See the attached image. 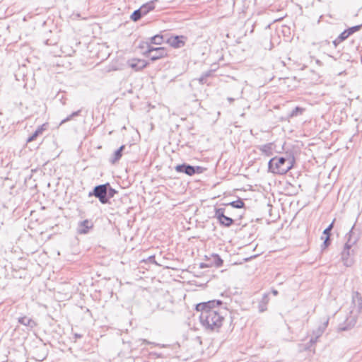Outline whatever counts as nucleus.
<instances>
[{
	"label": "nucleus",
	"mask_w": 362,
	"mask_h": 362,
	"mask_svg": "<svg viewBox=\"0 0 362 362\" xmlns=\"http://www.w3.org/2000/svg\"><path fill=\"white\" fill-rule=\"evenodd\" d=\"M361 27H362V25H358L351 27L346 30H347L348 33H349V35H351L354 34V33L360 30Z\"/></svg>",
	"instance_id": "obj_29"
},
{
	"label": "nucleus",
	"mask_w": 362,
	"mask_h": 362,
	"mask_svg": "<svg viewBox=\"0 0 362 362\" xmlns=\"http://www.w3.org/2000/svg\"><path fill=\"white\" fill-rule=\"evenodd\" d=\"M305 111V109L300 107H296L293 109L291 113L288 115V118L295 117L299 115H301Z\"/></svg>",
	"instance_id": "obj_23"
},
{
	"label": "nucleus",
	"mask_w": 362,
	"mask_h": 362,
	"mask_svg": "<svg viewBox=\"0 0 362 362\" xmlns=\"http://www.w3.org/2000/svg\"><path fill=\"white\" fill-rule=\"evenodd\" d=\"M230 205L234 208L240 209V208L243 207L244 202L242 200L238 199L237 201H234V202H231Z\"/></svg>",
	"instance_id": "obj_28"
},
{
	"label": "nucleus",
	"mask_w": 362,
	"mask_h": 362,
	"mask_svg": "<svg viewBox=\"0 0 362 362\" xmlns=\"http://www.w3.org/2000/svg\"><path fill=\"white\" fill-rule=\"evenodd\" d=\"M163 38L162 35H156L152 37H151V43L155 45H161L163 42Z\"/></svg>",
	"instance_id": "obj_26"
},
{
	"label": "nucleus",
	"mask_w": 362,
	"mask_h": 362,
	"mask_svg": "<svg viewBox=\"0 0 362 362\" xmlns=\"http://www.w3.org/2000/svg\"><path fill=\"white\" fill-rule=\"evenodd\" d=\"M222 304V301L219 300H209L205 302V312L209 310H218V307Z\"/></svg>",
	"instance_id": "obj_18"
},
{
	"label": "nucleus",
	"mask_w": 362,
	"mask_h": 362,
	"mask_svg": "<svg viewBox=\"0 0 362 362\" xmlns=\"http://www.w3.org/2000/svg\"><path fill=\"white\" fill-rule=\"evenodd\" d=\"M183 38V36L172 37L168 40V42L172 47L175 48H179L182 47L185 44L184 41L182 40Z\"/></svg>",
	"instance_id": "obj_17"
},
{
	"label": "nucleus",
	"mask_w": 362,
	"mask_h": 362,
	"mask_svg": "<svg viewBox=\"0 0 362 362\" xmlns=\"http://www.w3.org/2000/svg\"><path fill=\"white\" fill-rule=\"evenodd\" d=\"M155 8L153 1L148 2L143 6H141L139 8L142 10L143 15L147 14L149 11L153 10Z\"/></svg>",
	"instance_id": "obj_21"
},
{
	"label": "nucleus",
	"mask_w": 362,
	"mask_h": 362,
	"mask_svg": "<svg viewBox=\"0 0 362 362\" xmlns=\"http://www.w3.org/2000/svg\"><path fill=\"white\" fill-rule=\"evenodd\" d=\"M346 238H347V240L344 245V247H346L347 249H349V247L354 248L358 241V238L352 230H351L349 233L346 234Z\"/></svg>",
	"instance_id": "obj_15"
},
{
	"label": "nucleus",
	"mask_w": 362,
	"mask_h": 362,
	"mask_svg": "<svg viewBox=\"0 0 362 362\" xmlns=\"http://www.w3.org/2000/svg\"><path fill=\"white\" fill-rule=\"evenodd\" d=\"M209 76V74H205V76Z\"/></svg>",
	"instance_id": "obj_43"
},
{
	"label": "nucleus",
	"mask_w": 362,
	"mask_h": 362,
	"mask_svg": "<svg viewBox=\"0 0 362 362\" xmlns=\"http://www.w3.org/2000/svg\"><path fill=\"white\" fill-rule=\"evenodd\" d=\"M310 346H312V345L310 344V346H307V349L310 348Z\"/></svg>",
	"instance_id": "obj_42"
},
{
	"label": "nucleus",
	"mask_w": 362,
	"mask_h": 362,
	"mask_svg": "<svg viewBox=\"0 0 362 362\" xmlns=\"http://www.w3.org/2000/svg\"><path fill=\"white\" fill-rule=\"evenodd\" d=\"M199 267H200V268H204V262H201V263L199 264Z\"/></svg>",
	"instance_id": "obj_39"
},
{
	"label": "nucleus",
	"mask_w": 362,
	"mask_h": 362,
	"mask_svg": "<svg viewBox=\"0 0 362 362\" xmlns=\"http://www.w3.org/2000/svg\"><path fill=\"white\" fill-rule=\"evenodd\" d=\"M196 310L197 311L202 312L204 310V302L199 303L196 305ZM204 327V319L202 317V313L199 315L198 317V322H194V325L192 327L194 330H199L201 328Z\"/></svg>",
	"instance_id": "obj_11"
},
{
	"label": "nucleus",
	"mask_w": 362,
	"mask_h": 362,
	"mask_svg": "<svg viewBox=\"0 0 362 362\" xmlns=\"http://www.w3.org/2000/svg\"><path fill=\"white\" fill-rule=\"evenodd\" d=\"M223 317L218 310H209L205 312V328L211 331H217L222 325Z\"/></svg>",
	"instance_id": "obj_3"
},
{
	"label": "nucleus",
	"mask_w": 362,
	"mask_h": 362,
	"mask_svg": "<svg viewBox=\"0 0 362 362\" xmlns=\"http://www.w3.org/2000/svg\"><path fill=\"white\" fill-rule=\"evenodd\" d=\"M272 292L274 294V296H277L278 294V291L275 289H273Z\"/></svg>",
	"instance_id": "obj_38"
},
{
	"label": "nucleus",
	"mask_w": 362,
	"mask_h": 362,
	"mask_svg": "<svg viewBox=\"0 0 362 362\" xmlns=\"http://www.w3.org/2000/svg\"><path fill=\"white\" fill-rule=\"evenodd\" d=\"M122 156V154L119 152V151L117 150L115 151L113 156L110 158V162L112 164L116 163Z\"/></svg>",
	"instance_id": "obj_25"
},
{
	"label": "nucleus",
	"mask_w": 362,
	"mask_h": 362,
	"mask_svg": "<svg viewBox=\"0 0 362 362\" xmlns=\"http://www.w3.org/2000/svg\"><path fill=\"white\" fill-rule=\"evenodd\" d=\"M142 16H144L142 13V10L139 8L132 13L130 18L133 21H137L142 17Z\"/></svg>",
	"instance_id": "obj_24"
},
{
	"label": "nucleus",
	"mask_w": 362,
	"mask_h": 362,
	"mask_svg": "<svg viewBox=\"0 0 362 362\" xmlns=\"http://www.w3.org/2000/svg\"><path fill=\"white\" fill-rule=\"evenodd\" d=\"M72 118H74L71 115H69L66 118L62 120L60 124H62L68 121H70Z\"/></svg>",
	"instance_id": "obj_31"
},
{
	"label": "nucleus",
	"mask_w": 362,
	"mask_h": 362,
	"mask_svg": "<svg viewBox=\"0 0 362 362\" xmlns=\"http://www.w3.org/2000/svg\"><path fill=\"white\" fill-rule=\"evenodd\" d=\"M18 323L27 327L29 329H32L37 326L36 322L27 316L18 317Z\"/></svg>",
	"instance_id": "obj_14"
},
{
	"label": "nucleus",
	"mask_w": 362,
	"mask_h": 362,
	"mask_svg": "<svg viewBox=\"0 0 362 362\" xmlns=\"http://www.w3.org/2000/svg\"><path fill=\"white\" fill-rule=\"evenodd\" d=\"M293 158L274 157L268 163V169L274 174L284 175L293 168Z\"/></svg>",
	"instance_id": "obj_2"
},
{
	"label": "nucleus",
	"mask_w": 362,
	"mask_h": 362,
	"mask_svg": "<svg viewBox=\"0 0 362 362\" xmlns=\"http://www.w3.org/2000/svg\"><path fill=\"white\" fill-rule=\"evenodd\" d=\"M177 173H185L187 175H193L195 173H202L204 168L201 166H192L186 163L177 165L175 167Z\"/></svg>",
	"instance_id": "obj_6"
},
{
	"label": "nucleus",
	"mask_w": 362,
	"mask_h": 362,
	"mask_svg": "<svg viewBox=\"0 0 362 362\" xmlns=\"http://www.w3.org/2000/svg\"><path fill=\"white\" fill-rule=\"evenodd\" d=\"M107 202H108L109 199L112 198L117 193V191H116L115 189L112 188L109 183H107Z\"/></svg>",
	"instance_id": "obj_27"
},
{
	"label": "nucleus",
	"mask_w": 362,
	"mask_h": 362,
	"mask_svg": "<svg viewBox=\"0 0 362 362\" xmlns=\"http://www.w3.org/2000/svg\"><path fill=\"white\" fill-rule=\"evenodd\" d=\"M329 323V318L325 317L324 319L323 323L322 325H320L317 329L313 330V336L311 339H310L309 344L311 345H313L316 343L317 339L323 334L325 329L327 328Z\"/></svg>",
	"instance_id": "obj_7"
},
{
	"label": "nucleus",
	"mask_w": 362,
	"mask_h": 362,
	"mask_svg": "<svg viewBox=\"0 0 362 362\" xmlns=\"http://www.w3.org/2000/svg\"><path fill=\"white\" fill-rule=\"evenodd\" d=\"M349 36L350 35L348 33L347 30H345L339 35V37L336 40L333 41V43L335 46H337L340 42L346 40Z\"/></svg>",
	"instance_id": "obj_22"
},
{
	"label": "nucleus",
	"mask_w": 362,
	"mask_h": 362,
	"mask_svg": "<svg viewBox=\"0 0 362 362\" xmlns=\"http://www.w3.org/2000/svg\"><path fill=\"white\" fill-rule=\"evenodd\" d=\"M229 100L232 101V100H233V98H229Z\"/></svg>",
	"instance_id": "obj_44"
},
{
	"label": "nucleus",
	"mask_w": 362,
	"mask_h": 362,
	"mask_svg": "<svg viewBox=\"0 0 362 362\" xmlns=\"http://www.w3.org/2000/svg\"><path fill=\"white\" fill-rule=\"evenodd\" d=\"M144 54L151 59V61H156L168 55L167 51L164 47H153L148 45V49Z\"/></svg>",
	"instance_id": "obj_4"
},
{
	"label": "nucleus",
	"mask_w": 362,
	"mask_h": 362,
	"mask_svg": "<svg viewBox=\"0 0 362 362\" xmlns=\"http://www.w3.org/2000/svg\"><path fill=\"white\" fill-rule=\"evenodd\" d=\"M45 127H46L45 124H44L41 126H39L37 127V129L35 131V132L28 138L27 142L29 143V142L35 141L37 139V137L39 136L40 135H41L42 134V132L46 129Z\"/></svg>",
	"instance_id": "obj_19"
},
{
	"label": "nucleus",
	"mask_w": 362,
	"mask_h": 362,
	"mask_svg": "<svg viewBox=\"0 0 362 362\" xmlns=\"http://www.w3.org/2000/svg\"><path fill=\"white\" fill-rule=\"evenodd\" d=\"M80 112H81V110H78V111H76V112H72L71 115V116H72L73 117H74L78 116V115H79V114H80Z\"/></svg>",
	"instance_id": "obj_34"
},
{
	"label": "nucleus",
	"mask_w": 362,
	"mask_h": 362,
	"mask_svg": "<svg viewBox=\"0 0 362 362\" xmlns=\"http://www.w3.org/2000/svg\"><path fill=\"white\" fill-rule=\"evenodd\" d=\"M124 148H125V146L122 145L117 150L119 151V152L122 154V151H124Z\"/></svg>",
	"instance_id": "obj_35"
},
{
	"label": "nucleus",
	"mask_w": 362,
	"mask_h": 362,
	"mask_svg": "<svg viewBox=\"0 0 362 362\" xmlns=\"http://www.w3.org/2000/svg\"><path fill=\"white\" fill-rule=\"evenodd\" d=\"M223 264V260L216 254H211L209 256L205 255V268L206 267H219Z\"/></svg>",
	"instance_id": "obj_9"
},
{
	"label": "nucleus",
	"mask_w": 362,
	"mask_h": 362,
	"mask_svg": "<svg viewBox=\"0 0 362 362\" xmlns=\"http://www.w3.org/2000/svg\"><path fill=\"white\" fill-rule=\"evenodd\" d=\"M107 185L106 184L100 185L98 186H95L93 188V190L92 192H89L88 196H95L97 197L100 203L105 204L107 203Z\"/></svg>",
	"instance_id": "obj_5"
},
{
	"label": "nucleus",
	"mask_w": 362,
	"mask_h": 362,
	"mask_svg": "<svg viewBox=\"0 0 362 362\" xmlns=\"http://www.w3.org/2000/svg\"><path fill=\"white\" fill-rule=\"evenodd\" d=\"M269 294L268 293H265L264 294L262 300H260V302L259 303V312H264L265 310H267V304L269 303Z\"/></svg>",
	"instance_id": "obj_20"
},
{
	"label": "nucleus",
	"mask_w": 362,
	"mask_h": 362,
	"mask_svg": "<svg viewBox=\"0 0 362 362\" xmlns=\"http://www.w3.org/2000/svg\"><path fill=\"white\" fill-rule=\"evenodd\" d=\"M215 216L219 221L220 223L225 226H230L233 223V220L231 218L226 216L224 215L223 209H218L216 210Z\"/></svg>",
	"instance_id": "obj_10"
},
{
	"label": "nucleus",
	"mask_w": 362,
	"mask_h": 362,
	"mask_svg": "<svg viewBox=\"0 0 362 362\" xmlns=\"http://www.w3.org/2000/svg\"><path fill=\"white\" fill-rule=\"evenodd\" d=\"M323 235H325V236H330V230H328V228H326L323 231Z\"/></svg>",
	"instance_id": "obj_33"
},
{
	"label": "nucleus",
	"mask_w": 362,
	"mask_h": 362,
	"mask_svg": "<svg viewBox=\"0 0 362 362\" xmlns=\"http://www.w3.org/2000/svg\"><path fill=\"white\" fill-rule=\"evenodd\" d=\"M362 311V296L358 291L352 293L349 316L346 317L344 324L339 326V331H346L354 327L357 322L358 315Z\"/></svg>",
	"instance_id": "obj_1"
},
{
	"label": "nucleus",
	"mask_w": 362,
	"mask_h": 362,
	"mask_svg": "<svg viewBox=\"0 0 362 362\" xmlns=\"http://www.w3.org/2000/svg\"><path fill=\"white\" fill-rule=\"evenodd\" d=\"M333 226H334V221H332V223L327 228H328V230H331L333 228Z\"/></svg>",
	"instance_id": "obj_37"
},
{
	"label": "nucleus",
	"mask_w": 362,
	"mask_h": 362,
	"mask_svg": "<svg viewBox=\"0 0 362 362\" xmlns=\"http://www.w3.org/2000/svg\"><path fill=\"white\" fill-rule=\"evenodd\" d=\"M257 149L264 156H270L273 154L274 144L273 143H268L264 145H259L257 146Z\"/></svg>",
	"instance_id": "obj_13"
},
{
	"label": "nucleus",
	"mask_w": 362,
	"mask_h": 362,
	"mask_svg": "<svg viewBox=\"0 0 362 362\" xmlns=\"http://www.w3.org/2000/svg\"><path fill=\"white\" fill-rule=\"evenodd\" d=\"M81 337H82V335H81V334H77V333L74 334V338H75L76 339H80V338H81Z\"/></svg>",
	"instance_id": "obj_36"
},
{
	"label": "nucleus",
	"mask_w": 362,
	"mask_h": 362,
	"mask_svg": "<svg viewBox=\"0 0 362 362\" xmlns=\"http://www.w3.org/2000/svg\"><path fill=\"white\" fill-rule=\"evenodd\" d=\"M329 243H330L329 237V236H325L324 243L322 245V249H325L326 247H327L328 245H329Z\"/></svg>",
	"instance_id": "obj_30"
},
{
	"label": "nucleus",
	"mask_w": 362,
	"mask_h": 362,
	"mask_svg": "<svg viewBox=\"0 0 362 362\" xmlns=\"http://www.w3.org/2000/svg\"><path fill=\"white\" fill-rule=\"evenodd\" d=\"M354 254V249L349 248L347 249L346 247H344V249L341 252V260L344 264L346 267H350L353 264L354 260L352 257Z\"/></svg>",
	"instance_id": "obj_8"
},
{
	"label": "nucleus",
	"mask_w": 362,
	"mask_h": 362,
	"mask_svg": "<svg viewBox=\"0 0 362 362\" xmlns=\"http://www.w3.org/2000/svg\"><path fill=\"white\" fill-rule=\"evenodd\" d=\"M93 227V224L90 221L84 220L78 223V233L79 234H86Z\"/></svg>",
	"instance_id": "obj_12"
},
{
	"label": "nucleus",
	"mask_w": 362,
	"mask_h": 362,
	"mask_svg": "<svg viewBox=\"0 0 362 362\" xmlns=\"http://www.w3.org/2000/svg\"><path fill=\"white\" fill-rule=\"evenodd\" d=\"M129 64L132 69L139 71L145 68L148 63L143 59H134L129 61Z\"/></svg>",
	"instance_id": "obj_16"
},
{
	"label": "nucleus",
	"mask_w": 362,
	"mask_h": 362,
	"mask_svg": "<svg viewBox=\"0 0 362 362\" xmlns=\"http://www.w3.org/2000/svg\"><path fill=\"white\" fill-rule=\"evenodd\" d=\"M310 346H312V345L310 344V346H307V349L310 348Z\"/></svg>",
	"instance_id": "obj_41"
},
{
	"label": "nucleus",
	"mask_w": 362,
	"mask_h": 362,
	"mask_svg": "<svg viewBox=\"0 0 362 362\" xmlns=\"http://www.w3.org/2000/svg\"><path fill=\"white\" fill-rule=\"evenodd\" d=\"M203 80H204V76H202L199 78V81L202 82Z\"/></svg>",
	"instance_id": "obj_40"
},
{
	"label": "nucleus",
	"mask_w": 362,
	"mask_h": 362,
	"mask_svg": "<svg viewBox=\"0 0 362 362\" xmlns=\"http://www.w3.org/2000/svg\"><path fill=\"white\" fill-rule=\"evenodd\" d=\"M139 341H141V344H151L152 343L147 341L146 339H139Z\"/></svg>",
	"instance_id": "obj_32"
}]
</instances>
